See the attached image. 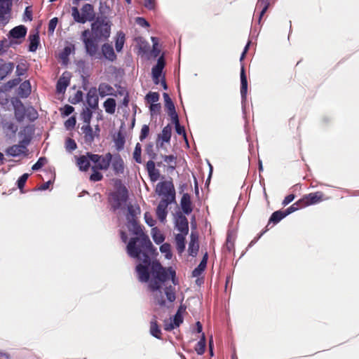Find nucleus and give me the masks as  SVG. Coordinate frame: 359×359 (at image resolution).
Wrapping results in <instances>:
<instances>
[{
	"mask_svg": "<svg viewBox=\"0 0 359 359\" xmlns=\"http://www.w3.org/2000/svg\"><path fill=\"white\" fill-rule=\"evenodd\" d=\"M140 208H135L132 205L128 206V214L126 219L130 224L128 229L132 231L133 234L136 235L135 237L132 238L127 245V252H129L132 256H137L140 253V248L137 245L142 248V251L148 252L149 248L151 245V242L149 236L145 234L141 226L138 224L136 217L140 214Z\"/></svg>",
	"mask_w": 359,
	"mask_h": 359,
	"instance_id": "1",
	"label": "nucleus"
},
{
	"mask_svg": "<svg viewBox=\"0 0 359 359\" xmlns=\"http://www.w3.org/2000/svg\"><path fill=\"white\" fill-rule=\"evenodd\" d=\"M151 273L154 280H151L148 287L150 291L155 292L154 294V303L161 307L165 306V300L161 290V284L166 282L170 278L174 285L178 284V280L176 278V272L172 267L165 268L158 262H153L151 265Z\"/></svg>",
	"mask_w": 359,
	"mask_h": 359,
	"instance_id": "2",
	"label": "nucleus"
},
{
	"mask_svg": "<svg viewBox=\"0 0 359 359\" xmlns=\"http://www.w3.org/2000/svg\"><path fill=\"white\" fill-rule=\"evenodd\" d=\"M137 249L140 248V253L137 256H132L129 252L128 255L133 258H136L141 261L143 264H138L136 266V272L138 276V279L140 282H148L150 277L149 266L151 265V257L156 253V249L153 245L149 248L148 252L142 251V248L137 245Z\"/></svg>",
	"mask_w": 359,
	"mask_h": 359,
	"instance_id": "3",
	"label": "nucleus"
},
{
	"mask_svg": "<svg viewBox=\"0 0 359 359\" xmlns=\"http://www.w3.org/2000/svg\"><path fill=\"white\" fill-rule=\"evenodd\" d=\"M72 16L77 23L85 24L93 21L95 18L94 7L90 4H85L79 11L77 6L72 7Z\"/></svg>",
	"mask_w": 359,
	"mask_h": 359,
	"instance_id": "4",
	"label": "nucleus"
},
{
	"mask_svg": "<svg viewBox=\"0 0 359 359\" xmlns=\"http://www.w3.org/2000/svg\"><path fill=\"white\" fill-rule=\"evenodd\" d=\"M145 153L150 158V160L147 161L146 164V170L151 181L156 182L160 177V172L155 167L156 165L154 161L156 158L157 154L152 142H149L146 145Z\"/></svg>",
	"mask_w": 359,
	"mask_h": 359,
	"instance_id": "5",
	"label": "nucleus"
},
{
	"mask_svg": "<svg viewBox=\"0 0 359 359\" xmlns=\"http://www.w3.org/2000/svg\"><path fill=\"white\" fill-rule=\"evenodd\" d=\"M92 35L95 39H106L111 33V25L105 18L97 19L91 25Z\"/></svg>",
	"mask_w": 359,
	"mask_h": 359,
	"instance_id": "6",
	"label": "nucleus"
},
{
	"mask_svg": "<svg viewBox=\"0 0 359 359\" xmlns=\"http://www.w3.org/2000/svg\"><path fill=\"white\" fill-rule=\"evenodd\" d=\"M156 192L158 196H163L162 199L175 201V189L171 180H165L158 183Z\"/></svg>",
	"mask_w": 359,
	"mask_h": 359,
	"instance_id": "7",
	"label": "nucleus"
},
{
	"mask_svg": "<svg viewBox=\"0 0 359 359\" xmlns=\"http://www.w3.org/2000/svg\"><path fill=\"white\" fill-rule=\"evenodd\" d=\"M128 198V190L126 187H121L115 192L111 193L109 202L114 211L120 209L126 203Z\"/></svg>",
	"mask_w": 359,
	"mask_h": 359,
	"instance_id": "8",
	"label": "nucleus"
},
{
	"mask_svg": "<svg viewBox=\"0 0 359 359\" xmlns=\"http://www.w3.org/2000/svg\"><path fill=\"white\" fill-rule=\"evenodd\" d=\"M88 156L91 159V162L95 164L93 168L100 170H107L112 161V154L110 152H107L104 155L88 154Z\"/></svg>",
	"mask_w": 359,
	"mask_h": 359,
	"instance_id": "9",
	"label": "nucleus"
},
{
	"mask_svg": "<svg viewBox=\"0 0 359 359\" xmlns=\"http://www.w3.org/2000/svg\"><path fill=\"white\" fill-rule=\"evenodd\" d=\"M327 198L322 191H316L304 195L301 198V201L305 208L326 201Z\"/></svg>",
	"mask_w": 359,
	"mask_h": 359,
	"instance_id": "10",
	"label": "nucleus"
},
{
	"mask_svg": "<svg viewBox=\"0 0 359 359\" xmlns=\"http://www.w3.org/2000/svg\"><path fill=\"white\" fill-rule=\"evenodd\" d=\"M11 103L14 109V115L18 122H22L26 116V107L22 101L15 98L12 100Z\"/></svg>",
	"mask_w": 359,
	"mask_h": 359,
	"instance_id": "11",
	"label": "nucleus"
},
{
	"mask_svg": "<svg viewBox=\"0 0 359 359\" xmlns=\"http://www.w3.org/2000/svg\"><path fill=\"white\" fill-rule=\"evenodd\" d=\"M112 170L116 175H121L124 173L125 163L123 159L119 154L112 155L111 161Z\"/></svg>",
	"mask_w": 359,
	"mask_h": 359,
	"instance_id": "12",
	"label": "nucleus"
},
{
	"mask_svg": "<svg viewBox=\"0 0 359 359\" xmlns=\"http://www.w3.org/2000/svg\"><path fill=\"white\" fill-rule=\"evenodd\" d=\"M165 65V62L163 55L158 57L157 63L152 67L151 74L154 83L155 84L159 83V78L161 76L163 69Z\"/></svg>",
	"mask_w": 359,
	"mask_h": 359,
	"instance_id": "13",
	"label": "nucleus"
},
{
	"mask_svg": "<svg viewBox=\"0 0 359 359\" xmlns=\"http://www.w3.org/2000/svg\"><path fill=\"white\" fill-rule=\"evenodd\" d=\"M173 203V201H168V199H161L156 208V213L158 219L161 222L165 221L168 215V206Z\"/></svg>",
	"mask_w": 359,
	"mask_h": 359,
	"instance_id": "14",
	"label": "nucleus"
},
{
	"mask_svg": "<svg viewBox=\"0 0 359 359\" xmlns=\"http://www.w3.org/2000/svg\"><path fill=\"white\" fill-rule=\"evenodd\" d=\"M0 126L2 128L4 133L10 137H14L18 130V126L13 121L6 118H1L0 121Z\"/></svg>",
	"mask_w": 359,
	"mask_h": 359,
	"instance_id": "15",
	"label": "nucleus"
},
{
	"mask_svg": "<svg viewBox=\"0 0 359 359\" xmlns=\"http://www.w3.org/2000/svg\"><path fill=\"white\" fill-rule=\"evenodd\" d=\"M86 102L92 109L95 110L98 107L99 97L97 90L95 87H92L88 90L86 95Z\"/></svg>",
	"mask_w": 359,
	"mask_h": 359,
	"instance_id": "16",
	"label": "nucleus"
},
{
	"mask_svg": "<svg viewBox=\"0 0 359 359\" xmlns=\"http://www.w3.org/2000/svg\"><path fill=\"white\" fill-rule=\"evenodd\" d=\"M175 226L182 234H187L189 232V222L187 218L180 213L175 219Z\"/></svg>",
	"mask_w": 359,
	"mask_h": 359,
	"instance_id": "17",
	"label": "nucleus"
},
{
	"mask_svg": "<svg viewBox=\"0 0 359 359\" xmlns=\"http://www.w3.org/2000/svg\"><path fill=\"white\" fill-rule=\"evenodd\" d=\"M100 39H95L94 37L92 39H86L84 46L86 53L91 57L95 56L98 53L99 46L97 41Z\"/></svg>",
	"mask_w": 359,
	"mask_h": 359,
	"instance_id": "18",
	"label": "nucleus"
},
{
	"mask_svg": "<svg viewBox=\"0 0 359 359\" xmlns=\"http://www.w3.org/2000/svg\"><path fill=\"white\" fill-rule=\"evenodd\" d=\"M14 69V64L0 58V81L4 80Z\"/></svg>",
	"mask_w": 359,
	"mask_h": 359,
	"instance_id": "19",
	"label": "nucleus"
},
{
	"mask_svg": "<svg viewBox=\"0 0 359 359\" xmlns=\"http://www.w3.org/2000/svg\"><path fill=\"white\" fill-rule=\"evenodd\" d=\"M5 152L6 155L13 157H16L21 154H27L25 146L20 145L19 144L8 147L6 149Z\"/></svg>",
	"mask_w": 359,
	"mask_h": 359,
	"instance_id": "20",
	"label": "nucleus"
},
{
	"mask_svg": "<svg viewBox=\"0 0 359 359\" xmlns=\"http://www.w3.org/2000/svg\"><path fill=\"white\" fill-rule=\"evenodd\" d=\"M180 205L183 212L186 215H189L192 210V204L191 201V196L189 194L185 193L182 195L181 198Z\"/></svg>",
	"mask_w": 359,
	"mask_h": 359,
	"instance_id": "21",
	"label": "nucleus"
},
{
	"mask_svg": "<svg viewBox=\"0 0 359 359\" xmlns=\"http://www.w3.org/2000/svg\"><path fill=\"white\" fill-rule=\"evenodd\" d=\"M81 130L84 135L83 138L85 142L91 144L95 140V137H98V134L94 133L93 128L90 125H84L81 127Z\"/></svg>",
	"mask_w": 359,
	"mask_h": 359,
	"instance_id": "22",
	"label": "nucleus"
},
{
	"mask_svg": "<svg viewBox=\"0 0 359 359\" xmlns=\"http://www.w3.org/2000/svg\"><path fill=\"white\" fill-rule=\"evenodd\" d=\"M27 29L24 25L15 27L9 32V36L13 39H24L26 36Z\"/></svg>",
	"mask_w": 359,
	"mask_h": 359,
	"instance_id": "23",
	"label": "nucleus"
},
{
	"mask_svg": "<svg viewBox=\"0 0 359 359\" xmlns=\"http://www.w3.org/2000/svg\"><path fill=\"white\" fill-rule=\"evenodd\" d=\"M65 74L66 73H64L57 82L56 90L58 93H64L67 86L69 85L70 77Z\"/></svg>",
	"mask_w": 359,
	"mask_h": 359,
	"instance_id": "24",
	"label": "nucleus"
},
{
	"mask_svg": "<svg viewBox=\"0 0 359 359\" xmlns=\"http://www.w3.org/2000/svg\"><path fill=\"white\" fill-rule=\"evenodd\" d=\"M90 152H87L86 155H82L77 158L76 164L80 170L87 171L90 168L91 159L88 156Z\"/></svg>",
	"mask_w": 359,
	"mask_h": 359,
	"instance_id": "25",
	"label": "nucleus"
},
{
	"mask_svg": "<svg viewBox=\"0 0 359 359\" xmlns=\"http://www.w3.org/2000/svg\"><path fill=\"white\" fill-rule=\"evenodd\" d=\"M149 332L150 334L156 339H161V330L157 322V316L155 315L153 316L150 321Z\"/></svg>",
	"mask_w": 359,
	"mask_h": 359,
	"instance_id": "26",
	"label": "nucleus"
},
{
	"mask_svg": "<svg viewBox=\"0 0 359 359\" xmlns=\"http://www.w3.org/2000/svg\"><path fill=\"white\" fill-rule=\"evenodd\" d=\"M248 92V80L245 74V70L243 65L241 69V95L243 100H245Z\"/></svg>",
	"mask_w": 359,
	"mask_h": 359,
	"instance_id": "27",
	"label": "nucleus"
},
{
	"mask_svg": "<svg viewBox=\"0 0 359 359\" xmlns=\"http://www.w3.org/2000/svg\"><path fill=\"white\" fill-rule=\"evenodd\" d=\"M97 90L99 95L102 97L107 95H115L114 88L106 83H101Z\"/></svg>",
	"mask_w": 359,
	"mask_h": 359,
	"instance_id": "28",
	"label": "nucleus"
},
{
	"mask_svg": "<svg viewBox=\"0 0 359 359\" xmlns=\"http://www.w3.org/2000/svg\"><path fill=\"white\" fill-rule=\"evenodd\" d=\"M102 52L105 58L110 61H114L116 59V55L114 53V48L111 45L104 43L102 46Z\"/></svg>",
	"mask_w": 359,
	"mask_h": 359,
	"instance_id": "29",
	"label": "nucleus"
},
{
	"mask_svg": "<svg viewBox=\"0 0 359 359\" xmlns=\"http://www.w3.org/2000/svg\"><path fill=\"white\" fill-rule=\"evenodd\" d=\"M270 3L269 0H258L257 5H256V9L260 10L258 22L259 24L261 23V20L266 11L268 10L269 7Z\"/></svg>",
	"mask_w": 359,
	"mask_h": 359,
	"instance_id": "30",
	"label": "nucleus"
},
{
	"mask_svg": "<svg viewBox=\"0 0 359 359\" xmlns=\"http://www.w3.org/2000/svg\"><path fill=\"white\" fill-rule=\"evenodd\" d=\"M199 249L198 238L191 234V241L189 243L188 252L189 255L196 257Z\"/></svg>",
	"mask_w": 359,
	"mask_h": 359,
	"instance_id": "31",
	"label": "nucleus"
},
{
	"mask_svg": "<svg viewBox=\"0 0 359 359\" xmlns=\"http://www.w3.org/2000/svg\"><path fill=\"white\" fill-rule=\"evenodd\" d=\"M29 50L31 52H35L38 48L39 44V35L38 32L30 34L29 36Z\"/></svg>",
	"mask_w": 359,
	"mask_h": 359,
	"instance_id": "32",
	"label": "nucleus"
},
{
	"mask_svg": "<svg viewBox=\"0 0 359 359\" xmlns=\"http://www.w3.org/2000/svg\"><path fill=\"white\" fill-rule=\"evenodd\" d=\"M207 261H208V254L205 253L203 256L202 260L201 261L198 266L194 269L192 271V276L194 277H198L199 276L202 272L205 269L206 265H207Z\"/></svg>",
	"mask_w": 359,
	"mask_h": 359,
	"instance_id": "33",
	"label": "nucleus"
},
{
	"mask_svg": "<svg viewBox=\"0 0 359 359\" xmlns=\"http://www.w3.org/2000/svg\"><path fill=\"white\" fill-rule=\"evenodd\" d=\"M103 107L107 114H114L116 107V100L114 98H107L104 101Z\"/></svg>",
	"mask_w": 359,
	"mask_h": 359,
	"instance_id": "34",
	"label": "nucleus"
},
{
	"mask_svg": "<svg viewBox=\"0 0 359 359\" xmlns=\"http://www.w3.org/2000/svg\"><path fill=\"white\" fill-rule=\"evenodd\" d=\"M287 216V213L285 212V211L282 210H277L272 213L269 220V224L273 223V224H276L278 223L281 219H283L284 217Z\"/></svg>",
	"mask_w": 359,
	"mask_h": 359,
	"instance_id": "35",
	"label": "nucleus"
},
{
	"mask_svg": "<svg viewBox=\"0 0 359 359\" xmlns=\"http://www.w3.org/2000/svg\"><path fill=\"white\" fill-rule=\"evenodd\" d=\"M31 93L30 84L29 81H24L20 84L18 89V95L22 97H27Z\"/></svg>",
	"mask_w": 359,
	"mask_h": 359,
	"instance_id": "36",
	"label": "nucleus"
},
{
	"mask_svg": "<svg viewBox=\"0 0 359 359\" xmlns=\"http://www.w3.org/2000/svg\"><path fill=\"white\" fill-rule=\"evenodd\" d=\"M164 293L166 296L167 300L172 303L176 299V292L175 287L172 285L165 286L164 288Z\"/></svg>",
	"mask_w": 359,
	"mask_h": 359,
	"instance_id": "37",
	"label": "nucleus"
},
{
	"mask_svg": "<svg viewBox=\"0 0 359 359\" xmlns=\"http://www.w3.org/2000/svg\"><path fill=\"white\" fill-rule=\"evenodd\" d=\"M172 127L170 125L165 126L161 134L158 135V139H161L162 142H169L171 138Z\"/></svg>",
	"mask_w": 359,
	"mask_h": 359,
	"instance_id": "38",
	"label": "nucleus"
},
{
	"mask_svg": "<svg viewBox=\"0 0 359 359\" xmlns=\"http://www.w3.org/2000/svg\"><path fill=\"white\" fill-rule=\"evenodd\" d=\"M186 234L177 233L175 236V242L177 251L182 252L185 248V236Z\"/></svg>",
	"mask_w": 359,
	"mask_h": 359,
	"instance_id": "39",
	"label": "nucleus"
},
{
	"mask_svg": "<svg viewBox=\"0 0 359 359\" xmlns=\"http://www.w3.org/2000/svg\"><path fill=\"white\" fill-rule=\"evenodd\" d=\"M205 338L204 334H203L201 339L196 344L195 351L198 355H203L205 351Z\"/></svg>",
	"mask_w": 359,
	"mask_h": 359,
	"instance_id": "40",
	"label": "nucleus"
},
{
	"mask_svg": "<svg viewBox=\"0 0 359 359\" xmlns=\"http://www.w3.org/2000/svg\"><path fill=\"white\" fill-rule=\"evenodd\" d=\"M142 147L140 143H137L135 147V149L133 154V157L135 161L137 163H142Z\"/></svg>",
	"mask_w": 359,
	"mask_h": 359,
	"instance_id": "41",
	"label": "nucleus"
},
{
	"mask_svg": "<svg viewBox=\"0 0 359 359\" xmlns=\"http://www.w3.org/2000/svg\"><path fill=\"white\" fill-rule=\"evenodd\" d=\"M125 43V34L123 32L118 33L117 38L115 42V48L116 51L120 52Z\"/></svg>",
	"mask_w": 359,
	"mask_h": 359,
	"instance_id": "42",
	"label": "nucleus"
},
{
	"mask_svg": "<svg viewBox=\"0 0 359 359\" xmlns=\"http://www.w3.org/2000/svg\"><path fill=\"white\" fill-rule=\"evenodd\" d=\"M115 147L118 151H120L123 149L125 144V138L121 135V133H118L117 137L114 140Z\"/></svg>",
	"mask_w": 359,
	"mask_h": 359,
	"instance_id": "43",
	"label": "nucleus"
},
{
	"mask_svg": "<svg viewBox=\"0 0 359 359\" xmlns=\"http://www.w3.org/2000/svg\"><path fill=\"white\" fill-rule=\"evenodd\" d=\"M163 98L165 100V106L167 109L168 113L171 112L172 111L175 110V107L174 103L172 102V100L170 99V96L168 93H163Z\"/></svg>",
	"mask_w": 359,
	"mask_h": 359,
	"instance_id": "44",
	"label": "nucleus"
},
{
	"mask_svg": "<svg viewBox=\"0 0 359 359\" xmlns=\"http://www.w3.org/2000/svg\"><path fill=\"white\" fill-rule=\"evenodd\" d=\"M304 208L303 206V203L301 201V198L299 200H298L297 202H295L294 203H293L291 206H290L289 208H287L285 210V212L287 213V215H290V213L296 211V210H298L299 209H302Z\"/></svg>",
	"mask_w": 359,
	"mask_h": 359,
	"instance_id": "45",
	"label": "nucleus"
},
{
	"mask_svg": "<svg viewBox=\"0 0 359 359\" xmlns=\"http://www.w3.org/2000/svg\"><path fill=\"white\" fill-rule=\"evenodd\" d=\"M92 115H93V112L89 108L87 107L83 110L81 116L82 120L86 123V125H88V124L90 125Z\"/></svg>",
	"mask_w": 359,
	"mask_h": 359,
	"instance_id": "46",
	"label": "nucleus"
},
{
	"mask_svg": "<svg viewBox=\"0 0 359 359\" xmlns=\"http://www.w3.org/2000/svg\"><path fill=\"white\" fill-rule=\"evenodd\" d=\"M147 102L151 104H156L159 100V94L156 92H149L145 97Z\"/></svg>",
	"mask_w": 359,
	"mask_h": 359,
	"instance_id": "47",
	"label": "nucleus"
},
{
	"mask_svg": "<svg viewBox=\"0 0 359 359\" xmlns=\"http://www.w3.org/2000/svg\"><path fill=\"white\" fill-rule=\"evenodd\" d=\"M152 238L156 244L163 243L165 239L163 235L156 229H152Z\"/></svg>",
	"mask_w": 359,
	"mask_h": 359,
	"instance_id": "48",
	"label": "nucleus"
},
{
	"mask_svg": "<svg viewBox=\"0 0 359 359\" xmlns=\"http://www.w3.org/2000/svg\"><path fill=\"white\" fill-rule=\"evenodd\" d=\"M92 170L93 172L90 176V180L92 182H99L102 180L103 175L98 171L99 169H95L93 168V166H92Z\"/></svg>",
	"mask_w": 359,
	"mask_h": 359,
	"instance_id": "49",
	"label": "nucleus"
},
{
	"mask_svg": "<svg viewBox=\"0 0 359 359\" xmlns=\"http://www.w3.org/2000/svg\"><path fill=\"white\" fill-rule=\"evenodd\" d=\"M26 116L30 121H34L38 117V113L34 107H29L26 109Z\"/></svg>",
	"mask_w": 359,
	"mask_h": 359,
	"instance_id": "50",
	"label": "nucleus"
},
{
	"mask_svg": "<svg viewBox=\"0 0 359 359\" xmlns=\"http://www.w3.org/2000/svg\"><path fill=\"white\" fill-rule=\"evenodd\" d=\"M163 160L169 164L170 167L175 169L176 167V157L174 155H168L163 156Z\"/></svg>",
	"mask_w": 359,
	"mask_h": 359,
	"instance_id": "51",
	"label": "nucleus"
},
{
	"mask_svg": "<svg viewBox=\"0 0 359 359\" xmlns=\"http://www.w3.org/2000/svg\"><path fill=\"white\" fill-rule=\"evenodd\" d=\"M77 147L76 143L74 140L68 137L65 141V148L68 151H72Z\"/></svg>",
	"mask_w": 359,
	"mask_h": 359,
	"instance_id": "52",
	"label": "nucleus"
},
{
	"mask_svg": "<svg viewBox=\"0 0 359 359\" xmlns=\"http://www.w3.org/2000/svg\"><path fill=\"white\" fill-rule=\"evenodd\" d=\"M47 163L46 157H40L38 161L32 165V169L33 170H38L44 166Z\"/></svg>",
	"mask_w": 359,
	"mask_h": 359,
	"instance_id": "53",
	"label": "nucleus"
},
{
	"mask_svg": "<svg viewBox=\"0 0 359 359\" xmlns=\"http://www.w3.org/2000/svg\"><path fill=\"white\" fill-rule=\"evenodd\" d=\"M83 93L81 90H77L74 97L69 98V102L74 104L79 103L83 100Z\"/></svg>",
	"mask_w": 359,
	"mask_h": 359,
	"instance_id": "54",
	"label": "nucleus"
},
{
	"mask_svg": "<svg viewBox=\"0 0 359 359\" xmlns=\"http://www.w3.org/2000/svg\"><path fill=\"white\" fill-rule=\"evenodd\" d=\"M160 250L162 253L165 254V257L167 258H170L171 257V249L170 245L169 243H163L160 247Z\"/></svg>",
	"mask_w": 359,
	"mask_h": 359,
	"instance_id": "55",
	"label": "nucleus"
},
{
	"mask_svg": "<svg viewBox=\"0 0 359 359\" xmlns=\"http://www.w3.org/2000/svg\"><path fill=\"white\" fill-rule=\"evenodd\" d=\"M27 71V67L25 63H20L16 67V74L18 76H23Z\"/></svg>",
	"mask_w": 359,
	"mask_h": 359,
	"instance_id": "56",
	"label": "nucleus"
},
{
	"mask_svg": "<svg viewBox=\"0 0 359 359\" xmlns=\"http://www.w3.org/2000/svg\"><path fill=\"white\" fill-rule=\"evenodd\" d=\"M161 104H159V103L151 104V105L149 107L151 115L154 116V115L159 114L160 111H161Z\"/></svg>",
	"mask_w": 359,
	"mask_h": 359,
	"instance_id": "57",
	"label": "nucleus"
},
{
	"mask_svg": "<svg viewBox=\"0 0 359 359\" xmlns=\"http://www.w3.org/2000/svg\"><path fill=\"white\" fill-rule=\"evenodd\" d=\"M29 175L27 173L23 174L18 180V187L22 190L24 188L25 183L28 179Z\"/></svg>",
	"mask_w": 359,
	"mask_h": 359,
	"instance_id": "58",
	"label": "nucleus"
},
{
	"mask_svg": "<svg viewBox=\"0 0 359 359\" xmlns=\"http://www.w3.org/2000/svg\"><path fill=\"white\" fill-rule=\"evenodd\" d=\"M149 127L147 125H144L142 127L140 135V141H143L149 135Z\"/></svg>",
	"mask_w": 359,
	"mask_h": 359,
	"instance_id": "59",
	"label": "nucleus"
},
{
	"mask_svg": "<svg viewBox=\"0 0 359 359\" xmlns=\"http://www.w3.org/2000/svg\"><path fill=\"white\" fill-rule=\"evenodd\" d=\"M183 322V318L179 309L173 318V323L176 327H179Z\"/></svg>",
	"mask_w": 359,
	"mask_h": 359,
	"instance_id": "60",
	"label": "nucleus"
},
{
	"mask_svg": "<svg viewBox=\"0 0 359 359\" xmlns=\"http://www.w3.org/2000/svg\"><path fill=\"white\" fill-rule=\"evenodd\" d=\"M76 121L74 116H71L65 122V126L67 129H71L74 128Z\"/></svg>",
	"mask_w": 359,
	"mask_h": 359,
	"instance_id": "61",
	"label": "nucleus"
},
{
	"mask_svg": "<svg viewBox=\"0 0 359 359\" xmlns=\"http://www.w3.org/2000/svg\"><path fill=\"white\" fill-rule=\"evenodd\" d=\"M25 20H32V6H27L25 10L24 17Z\"/></svg>",
	"mask_w": 359,
	"mask_h": 359,
	"instance_id": "62",
	"label": "nucleus"
},
{
	"mask_svg": "<svg viewBox=\"0 0 359 359\" xmlns=\"http://www.w3.org/2000/svg\"><path fill=\"white\" fill-rule=\"evenodd\" d=\"M62 110V114L64 116L70 115L74 110V108L69 104H66Z\"/></svg>",
	"mask_w": 359,
	"mask_h": 359,
	"instance_id": "63",
	"label": "nucleus"
},
{
	"mask_svg": "<svg viewBox=\"0 0 359 359\" xmlns=\"http://www.w3.org/2000/svg\"><path fill=\"white\" fill-rule=\"evenodd\" d=\"M226 247L229 251L232 250L234 248L233 240L232 239L231 236L229 234L227 236L226 238Z\"/></svg>",
	"mask_w": 359,
	"mask_h": 359,
	"instance_id": "64",
	"label": "nucleus"
}]
</instances>
